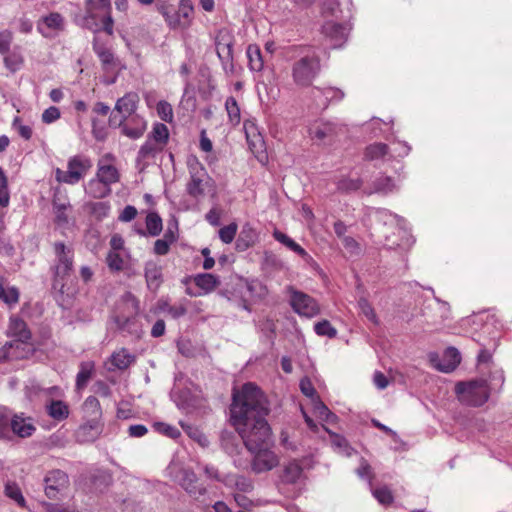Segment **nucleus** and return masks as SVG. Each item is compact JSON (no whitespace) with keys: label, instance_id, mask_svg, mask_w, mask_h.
Wrapping results in <instances>:
<instances>
[{"label":"nucleus","instance_id":"1","mask_svg":"<svg viewBox=\"0 0 512 512\" xmlns=\"http://www.w3.org/2000/svg\"><path fill=\"white\" fill-rule=\"evenodd\" d=\"M269 412L267 397L254 383L248 382L233 392L230 420L245 447L253 454L251 470L256 474L271 471L279 465V457L268 447L271 428L266 417Z\"/></svg>","mask_w":512,"mask_h":512},{"label":"nucleus","instance_id":"2","mask_svg":"<svg viewBox=\"0 0 512 512\" xmlns=\"http://www.w3.org/2000/svg\"><path fill=\"white\" fill-rule=\"evenodd\" d=\"M8 332L16 339L6 343L3 348L0 349V361L27 357L32 349L27 343L31 334L27 329L26 323L20 318L12 317L10 318Z\"/></svg>","mask_w":512,"mask_h":512},{"label":"nucleus","instance_id":"3","mask_svg":"<svg viewBox=\"0 0 512 512\" xmlns=\"http://www.w3.org/2000/svg\"><path fill=\"white\" fill-rule=\"evenodd\" d=\"M84 25L94 32L102 29L108 35H112L114 20L111 16V1L85 0Z\"/></svg>","mask_w":512,"mask_h":512},{"label":"nucleus","instance_id":"4","mask_svg":"<svg viewBox=\"0 0 512 512\" xmlns=\"http://www.w3.org/2000/svg\"><path fill=\"white\" fill-rule=\"evenodd\" d=\"M187 166L190 179L186 185V191L192 198L200 199L207 193L214 192L213 179L196 157L188 158Z\"/></svg>","mask_w":512,"mask_h":512},{"label":"nucleus","instance_id":"5","mask_svg":"<svg viewBox=\"0 0 512 512\" xmlns=\"http://www.w3.org/2000/svg\"><path fill=\"white\" fill-rule=\"evenodd\" d=\"M455 393L462 404L479 407L488 401L490 388L486 380L475 379L457 383Z\"/></svg>","mask_w":512,"mask_h":512},{"label":"nucleus","instance_id":"6","mask_svg":"<svg viewBox=\"0 0 512 512\" xmlns=\"http://www.w3.org/2000/svg\"><path fill=\"white\" fill-rule=\"evenodd\" d=\"M91 159L83 154H77L70 157L67 161V170L56 168L54 170L55 179L58 183L75 185L79 183L92 168Z\"/></svg>","mask_w":512,"mask_h":512},{"label":"nucleus","instance_id":"7","mask_svg":"<svg viewBox=\"0 0 512 512\" xmlns=\"http://www.w3.org/2000/svg\"><path fill=\"white\" fill-rule=\"evenodd\" d=\"M321 70L320 59L316 55H306L296 60L292 65V78L299 87L312 84Z\"/></svg>","mask_w":512,"mask_h":512},{"label":"nucleus","instance_id":"8","mask_svg":"<svg viewBox=\"0 0 512 512\" xmlns=\"http://www.w3.org/2000/svg\"><path fill=\"white\" fill-rule=\"evenodd\" d=\"M377 218L380 221H383L385 225H389L391 227H395L400 237L399 241L391 239L390 235H386V246L389 249H407L412 246L414 240L412 236L409 234L407 229L405 228V220L399 217L396 214H392L387 210H379L377 211Z\"/></svg>","mask_w":512,"mask_h":512},{"label":"nucleus","instance_id":"9","mask_svg":"<svg viewBox=\"0 0 512 512\" xmlns=\"http://www.w3.org/2000/svg\"><path fill=\"white\" fill-rule=\"evenodd\" d=\"M289 303L295 313L300 316L312 318L319 314L320 307L317 301L310 295L296 290L294 287L287 288Z\"/></svg>","mask_w":512,"mask_h":512},{"label":"nucleus","instance_id":"10","mask_svg":"<svg viewBox=\"0 0 512 512\" xmlns=\"http://www.w3.org/2000/svg\"><path fill=\"white\" fill-rule=\"evenodd\" d=\"M56 264L54 266V276L56 279H63L68 276L73 268V250L67 247L63 242L54 244Z\"/></svg>","mask_w":512,"mask_h":512},{"label":"nucleus","instance_id":"11","mask_svg":"<svg viewBox=\"0 0 512 512\" xmlns=\"http://www.w3.org/2000/svg\"><path fill=\"white\" fill-rule=\"evenodd\" d=\"M109 122L111 126L121 128L122 134L130 139L142 137L147 128L146 120L138 114L129 117L127 120H120L118 123L111 117Z\"/></svg>","mask_w":512,"mask_h":512},{"label":"nucleus","instance_id":"12","mask_svg":"<svg viewBox=\"0 0 512 512\" xmlns=\"http://www.w3.org/2000/svg\"><path fill=\"white\" fill-rule=\"evenodd\" d=\"M44 482L46 496L50 499H55L68 486L69 477L64 471L55 469L47 473Z\"/></svg>","mask_w":512,"mask_h":512},{"label":"nucleus","instance_id":"13","mask_svg":"<svg viewBox=\"0 0 512 512\" xmlns=\"http://www.w3.org/2000/svg\"><path fill=\"white\" fill-rule=\"evenodd\" d=\"M175 478L179 485L192 496H201L206 493V488L198 485L197 476L190 469H180Z\"/></svg>","mask_w":512,"mask_h":512},{"label":"nucleus","instance_id":"14","mask_svg":"<svg viewBox=\"0 0 512 512\" xmlns=\"http://www.w3.org/2000/svg\"><path fill=\"white\" fill-rule=\"evenodd\" d=\"M103 431V423L97 419H86L77 429L76 438L78 442L86 443L95 441Z\"/></svg>","mask_w":512,"mask_h":512},{"label":"nucleus","instance_id":"15","mask_svg":"<svg viewBox=\"0 0 512 512\" xmlns=\"http://www.w3.org/2000/svg\"><path fill=\"white\" fill-rule=\"evenodd\" d=\"M11 423V440L13 436L19 438L31 437L36 431V427L30 417H25L23 413L13 414Z\"/></svg>","mask_w":512,"mask_h":512},{"label":"nucleus","instance_id":"16","mask_svg":"<svg viewBox=\"0 0 512 512\" xmlns=\"http://www.w3.org/2000/svg\"><path fill=\"white\" fill-rule=\"evenodd\" d=\"M140 98L136 92H128L116 101L114 110L121 115L120 120H127L129 117L136 115Z\"/></svg>","mask_w":512,"mask_h":512},{"label":"nucleus","instance_id":"17","mask_svg":"<svg viewBox=\"0 0 512 512\" xmlns=\"http://www.w3.org/2000/svg\"><path fill=\"white\" fill-rule=\"evenodd\" d=\"M341 131V127L331 122L319 121L314 123L310 129L309 134L313 139L320 141H331Z\"/></svg>","mask_w":512,"mask_h":512},{"label":"nucleus","instance_id":"18","mask_svg":"<svg viewBox=\"0 0 512 512\" xmlns=\"http://www.w3.org/2000/svg\"><path fill=\"white\" fill-rule=\"evenodd\" d=\"M323 34L330 38L334 48L340 47L347 39V28L341 24L328 21L322 27Z\"/></svg>","mask_w":512,"mask_h":512},{"label":"nucleus","instance_id":"19","mask_svg":"<svg viewBox=\"0 0 512 512\" xmlns=\"http://www.w3.org/2000/svg\"><path fill=\"white\" fill-rule=\"evenodd\" d=\"M166 146L146 139L137 153V162L146 166L163 152Z\"/></svg>","mask_w":512,"mask_h":512},{"label":"nucleus","instance_id":"20","mask_svg":"<svg viewBox=\"0 0 512 512\" xmlns=\"http://www.w3.org/2000/svg\"><path fill=\"white\" fill-rule=\"evenodd\" d=\"M144 273L148 289L153 292L158 290L163 281L162 267L154 261H148Z\"/></svg>","mask_w":512,"mask_h":512},{"label":"nucleus","instance_id":"21","mask_svg":"<svg viewBox=\"0 0 512 512\" xmlns=\"http://www.w3.org/2000/svg\"><path fill=\"white\" fill-rule=\"evenodd\" d=\"M397 189L398 185L391 177L381 175L375 178V180L372 182L371 189L366 190L365 193L368 195L373 193L387 195L393 193Z\"/></svg>","mask_w":512,"mask_h":512},{"label":"nucleus","instance_id":"22","mask_svg":"<svg viewBox=\"0 0 512 512\" xmlns=\"http://www.w3.org/2000/svg\"><path fill=\"white\" fill-rule=\"evenodd\" d=\"M93 50L99 57L104 70L109 71L116 67L114 54L104 44L100 43L97 37L93 39Z\"/></svg>","mask_w":512,"mask_h":512},{"label":"nucleus","instance_id":"23","mask_svg":"<svg viewBox=\"0 0 512 512\" xmlns=\"http://www.w3.org/2000/svg\"><path fill=\"white\" fill-rule=\"evenodd\" d=\"M281 481L285 484H296L303 479L302 466L297 461L286 464L281 474Z\"/></svg>","mask_w":512,"mask_h":512},{"label":"nucleus","instance_id":"24","mask_svg":"<svg viewBox=\"0 0 512 512\" xmlns=\"http://www.w3.org/2000/svg\"><path fill=\"white\" fill-rule=\"evenodd\" d=\"M460 361L459 351L454 347H449L444 352L443 363L437 365V368L442 372L449 373L459 365Z\"/></svg>","mask_w":512,"mask_h":512},{"label":"nucleus","instance_id":"25","mask_svg":"<svg viewBox=\"0 0 512 512\" xmlns=\"http://www.w3.org/2000/svg\"><path fill=\"white\" fill-rule=\"evenodd\" d=\"M85 192L92 198L101 199L111 193V187L95 177L89 180L85 186Z\"/></svg>","mask_w":512,"mask_h":512},{"label":"nucleus","instance_id":"26","mask_svg":"<svg viewBox=\"0 0 512 512\" xmlns=\"http://www.w3.org/2000/svg\"><path fill=\"white\" fill-rule=\"evenodd\" d=\"M156 9L163 16L165 22L171 29H178L180 22L171 4L164 0H158Z\"/></svg>","mask_w":512,"mask_h":512},{"label":"nucleus","instance_id":"27","mask_svg":"<svg viewBox=\"0 0 512 512\" xmlns=\"http://www.w3.org/2000/svg\"><path fill=\"white\" fill-rule=\"evenodd\" d=\"M47 414L56 421H63L68 418L69 406L61 400H51L46 405Z\"/></svg>","mask_w":512,"mask_h":512},{"label":"nucleus","instance_id":"28","mask_svg":"<svg viewBox=\"0 0 512 512\" xmlns=\"http://www.w3.org/2000/svg\"><path fill=\"white\" fill-rule=\"evenodd\" d=\"M83 210L93 216L96 220L106 218L110 212V204L108 202H85L82 206Z\"/></svg>","mask_w":512,"mask_h":512},{"label":"nucleus","instance_id":"29","mask_svg":"<svg viewBox=\"0 0 512 512\" xmlns=\"http://www.w3.org/2000/svg\"><path fill=\"white\" fill-rule=\"evenodd\" d=\"M82 410L86 419L101 420L102 409L99 400L94 396H89L85 399Z\"/></svg>","mask_w":512,"mask_h":512},{"label":"nucleus","instance_id":"30","mask_svg":"<svg viewBox=\"0 0 512 512\" xmlns=\"http://www.w3.org/2000/svg\"><path fill=\"white\" fill-rule=\"evenodd\" d=\"M175 13L180 22L178 28H187L191 24L193 14V5L191 0H180L179 10Z\"/></svg>","mask_w":512,"mask_h":512},{"label":"nucleus","instance_id":"31","mask_svg":"<svg viewBox=\"0 0 512 512\" xmlns=\"http://www.w3.org/2000/svg\"><path fill=\"white\" fill-rule=\"evenodd\" d=\"M12 411L5 407H0V439L11 440V423H12Z\"/></svg>","mask_w":512,"mask_h":512},{"label":"nucleus","instance_id":"32","mask_svg":"<svg viewBox=\"0 0 512 512\" xmlns=\"http://www.w3.org/2000/svg\"><path fill=\"white\" fill-rule=\"evenodd\" d=\"M96 177L111 186L119 181V172L113 165H99Z\"/></svg>","mask_w":512,"mask_h":512},{"label":"nucleus","instance_id":"33","mask_svg":"<svg viewBox=\"0 0 512 512\" xmlns=\"http://www.w3.org/2000/svg\"><path fill=\"white\" fill-rule=\"evenodd\" d=\"M194 282L205 293L212 292L220 284L218 277L210 273H202L196 275Z\"/></svg>","mask_w":512,"mask_h":512},{"label":"nucleus","instance_id":"34","mask_svg":"<svg viewBox=\"0 0 512 512\" xmlns=\"http://www.w3.org/2000/svg\"><path fill=\"white\" fill-rule=\"evenodd\" d=\"M134 356L131 355L128 350L121 349L117 352H114L111 356V364L119 369L124 370L128 368L134 362Z\"/></svg>","mask_w":512,"mask_h":512},{"label":"nucleus","instance_id":"35","mask_svg":"<svg viewBox=\"0 0 512 512\" xmlns=\"http://www.w3.org/2000/svg\"><path fill=\"white\" fill-rule=\"evenodd\" d=\"M147 139L166 146L169 140L168 127L163 123H155Z\"/></svg>","mask_w":512,"mask_h":512},{"label":"nucleus","instance_id":"36","mask_svg":"<svg viewBox=\"0 0 512 512\" xmlns=\"http://www.w3.org/2000/svg\"><path fill=\"white\" fill-rule=\"evenodd\" d=\"M94 367V363L91 361L81 363L80 370L76 376L77 389H83L84 387H86L88 381L90 380L94 372Z\"/></svg>","mask_w":512,"mask_h":512},{"label":"nucleus","instance_id":"37","mask_svg":"<svg viewBox=\"0 0 512 512\" xmlns=\"http://www.w3.org/2000/svg\"><path fill=\"white\" fill-rule=\"evenodd\" d=\"M313 413L321 420L327 423H334L337 420V416L332 413L328 407L318 398L312 401Z\"/></svg>","mask_w":512,"mask_h":512},{"label":"nucleus","instance_id":"38","mask_svg":"<svg viewBox=\"0 0 512 512\" xmlns=\"http://www.w3.org/2000/svg\"><path fill=\"white\" fill-rule=\"evenodd\" d=\"M362 184L361 178H351L348 176L342 177L336 182L337 190L342 193L355 192L361 188Z\"/></svg>","mask_w":512,"mask_h":512},{"label":"nucleus","instance_id":"39","mask_svg":"<svg viewBox=\"0 0 512 512\" xmlns=\"http://www.w3.org/2000/svg\"><path fill=\"white\" fill-rule=\"evenodd\" d=\"M41 22L49 30L62 31L65 26L64 17L57 12H52L42 17Z\"/></svg>","mask_w":512,"mask_h":512},{"label":"nucleus","instance_id":"40","mask_svg":"<svg viewBox=\"0 0 512 512\" xmlns=\"http://www.w3.org/2000/svg\"><path fill=\"white\" fill-rule=\"evenodd\" d=\"M344 98V92L335 87H324V97L321 99L322 110L326 109L330 103L339 102Z\"/></svg>","mask_w":512,"mask_h":512},{"label":"nucleus","instance_id":"41","mask_svg":"<svg viewBox=\"0 0 512 512\" xmlns=\"http://www.w3.org/2000/svg\"><path fill=\"white\" fill-rule=\"evenodd\" d=\"M5 494L7 497L15 501L20 507H26V500L20 487L16 483L8 482L5 485Z\"/></svg>","mask_w":512,"mask_h":512},{"label":"nucleus","instance_id":"42","mask_svg":"<svg viewBox=\"0 0 512 512\" xmlns=\"http://www.w3.org/2000/svg\"><path fill=\"white\" fill-rule=\"evenodd\" d=\"M250 69L260 71L263 68V60L260 49L257 46L250 45L247 49Z\"/></svg>","mask_w":512,"mask_h":512},{"label":"nucleus","instance_id":"43","mask_svg":"<svg viewBox=\"0 0 512 512\" xmlns=\"http://www.w3.org/2000/svg\"><path fill=\"white\" fill-rule=\"evenodd\" d=\"M225 109L227 111L230 122L233 125H237L240 123V108L236 99L232 96L228 97L225 101Z\"/></svg>","mask_w":512,"mask_h":512},{"label":"nucleus","instance_id":"44","mask_svg":"<svg viewBox=\"0 0 512 512\" xmlns=\"http://www.w3.org/2000/svg\"><path fill=\"white\" fill-rule=\"evenodd\" d=\"M388 153V146L384 143H374L365 150V157L369 160L383 158Z\"/></svg>","mask_w":512,"mask_h":512},{"label":"nucleus","instance_id":"45","mask_svg":"<svg viewBox=\"0 0 512 512\" xmlns=\"http://www.w3.org/2000/svg\"><path fill=\"white\" fill-rule=\"evenodd\" d=\"M146 228L151 236H157L162 231V219L160 216L151 212L146 217Z\"/></svg>","mask_w":512,"mask_h":512},{"label":"nucleus","instance_id":"46","mask_svg":"<svg viewBox=\"0 0 512 512\" xmlns=\"http://www.w3.org/2000/svg\"><path fill=\"white\" fill-rule=\"evenodd\" d=\"M247 289L255 299H264L268 294L267 287L259 280L253 279L247 283Z\"/></svg>","mask_w":512,"mask_h":512},{"label":"nucleus","instance_id":"47","mask_svg":"<svg viewBox=\"0 0 512 512\" xmlns=\"http://www.w3.org/2000/svg\"><path fill=\"white\" fill-rule=\"evenodd\" d=\"M106 264L112 271H121L124 269L125 260L120 252L109 251L106 257Z\"/></svg>","mask_w":512,"mask_h":512},{"label":"nucleus","instance_id":"48","mask_svg":"<svg viewBox=\"0 0 512 512\" xmlns=\"http://www.w3.org/2000/svg\"><path fill=\"white\" fill-rule=\"evenodd\" d=\"M314 331L317 335L326 336L328 338H335L337 336V330L328 320H322L315 323Z\"/></svg>","mask_w":512,"mask_h":512},{"label":"nucleus","instance_id":"49","mask_svg":"<svg viewBox=\"0 0 512 512\" xmlns=\"http://www.w3.org/2000/svg\"><path fill=\"white\" fill-rule=\"evenodd\" d=\"M358 307L361 311V313L373 324L378 323L377 315L374 311V308L369 303V301L365 297H361L358 300Z\"/></svg>","mask_w":512,"mask_h":512},{"label":"nucleus","instance_id":"50","mask_svg":"<svg viewBox=\"0 0 512 512\" xmlns=\"http://www.w3.org/2000/svg\"><path fill=\"white\" fill-rule=\"evenodd\" d=\"M158 116L165 122L171 123L173 121V108L170 103L161 100L156 106Z\"/></svg>","mask_w":512,"mask_h":512},{"label":"nucleus","instance_id":"51","mask_svg":"<svg viewBox=\"0 0 512 512\" xmlns=\"http://www.w3.org/2000/svg\"><path fill=\"white\" fill-rule=\"evenodd\" d=\"M0 298L7 304H15L19 299V292L15 287H5L0 284Z\"/></svg>","mask_w":512,"mask_h":512},{"label":"nucleus","instance_id":"52","mask_svg":"<svg viewBox=\"0 0 512 512\" xmlns=\"http://www.w3.org/2000/svg\"><path fill=\"white\" fill-rule=\"evenodd\" d=\"M343 247L349 257H357L361 254L359 243L350 236H344L342 239Z\"/></svg>","mask_w":512,"mask_h":512},{"label":"nucleus","instance_id":"53","mask_svg":"<svg viewBox=\"0 0 512 512\" xmlns=\"http://www.w3.org/2000/svg\"><path fill=\"white\" fill-rule=\"evenodd\" d=\"M373 496L383 505H389L393 502V495L386 486L376 488L372 491Z\"/></svg>","mask_w":512,"mask_h":512},{"label":"nucleus","instance_id":"54","mask_svg":"<svg viewBox=\"0 0 512 512\" xmlns=\"http://www.w3.org/2000/svg\"><path fill=\"white\" fill-rule=\"evenodd\" d=\"M236 233H237V224L231 223L229 225L222 227L219 230V238L221 239V241L223 243L229 244L234 240Z\"/></svg>","mask_w":512,"mask_h":512},{"label":"nucleus","instance_id":"55","mask_svg":"<svg viewBox=\"0 0 512 512\" xmlns=\"http://www.w3.org/2000/svg\"><path fill=\"white\" fill-rule=\"evenodd\" d=\"M154 428L159 433H161L167 437H170L172 439L178 438L181 434L180 431L176 427L165 424V423H155Z\"/></svg>","mask_w":512,"mask_h":512},{"label":"nucleus","instance_id":"56","mask_svg":"<svg viewBox=\"0 0 512 512\" xmlns=\"http://www.w3.org/2000/svg\"><path fill=\"white\" fill-rule=\"evenodd\" d=\"M13 34L10 30L0 31V53L6 54L10 51Z\"/></svg>","mask_w":512,"mask_h":512},{"label":"nucleus","instance_id":"57","mask_svg":"<svg viewBox=\"0 0 512 512\" xmlns=\"http://www.w3.org/2000/svg\"><path fill=\"white\" fill-rule=\"evenodd\" d=\"M12 126L23 139L29 140L32 137V128L28 125H23L19 117L14 118Z\"/></svg>","mask_w":512,"mask_h":512},{"label":"nucleus","instance_id":"58","mask_svg":"<svg viewBox=\"0 0 512 512\" xmlns=\"http://www.w3.org/2000/svg\"><path fill=\"white\" fill-rule=\"evenodd\" d=\"M300 389H301V392L305 396L309 397L312 401H314L315 398H318V396L316 394V390H315L312 382L310 381V379L303 378L300 381Z\"/></svg>","mask_w":512,"mask_h":512},{"label":"nucleus","instance_id":"59","mask_svg":"<svg viewBox=\"0 0 512 512\" xmlns=\"http://www.w3.org/2000/svg\"><path fill=\"white\" fill-rule=\"evenodd\" d=\"M61 116L59 108L51 106L44 110L42 113V121L46 124H51L58 120Z\"/></svg>","mask_w":512,"mask_h":512},{"label":"nucleus","instance_id":"60","mask_svg":"<svg viewBox=\"0 0 512 512\" xmlns=\"http://www.w3.org/2000/svg\"><path fill=\"white\" fill-rule=\"evenodd\" d=\"M137 215V209L132 205H127L119 216V220L122 222H130Z\"/></svg>","mask_w":512,"mask_h":512},{"label":"nucleus","instance_id":"61","mask_svg":"<svg viewBox=\"0 0 512 512\" xmlns=\"http://www.w3.org/2000/svg\"><path fill=\"white\" fill-rule=\"evenodd\" d=\"M332 445L349 455V446L347 440L344 437L337 434H332Z\"/></svg>","mask_w":512,"mask_h":512},{"label":"nucleus","instance_id":"62","mask_svg":"<svg viewBox=\"0 0 512 512\" xmlns=\"http://www.w3.org/2000/svg\"><path fill=\"white\" fill-rule=\"evenodd\" d=\"M187 313V308L184 304L172 305L167 309V314H169L172 318L177 319L179 317L184 316Z\"/></svg>","mask_w":512,"mask_h":512},{"label":"nucleus","instance_id":"63","mask_svg":"<svg viewBox=\"0 0 512 512\" xmlns=\"http://www.w3.org/2000/svg\"><path fill=\"white\" fill-rule=\"evenodd\" d=\"M170 244L167 240L158 239L154 243V253L157 255H166L169 252Z\"/></svg>","mask_w":512,"mask_h":512},{"label":"nucleus","instance_id":"64","mask_svg":"<svg viewBox=\"0 0 512 512\" xmlns=\"http://www.w3.org/2000/svg\"><path fill=\"white\" fill-rule=\"evenodd\" d=\"M110 251L120 252L124 249V239L120 234L112 235L110 239Z\"/></svg>","mask_w":512,"mask_h":512}]
</instances>
